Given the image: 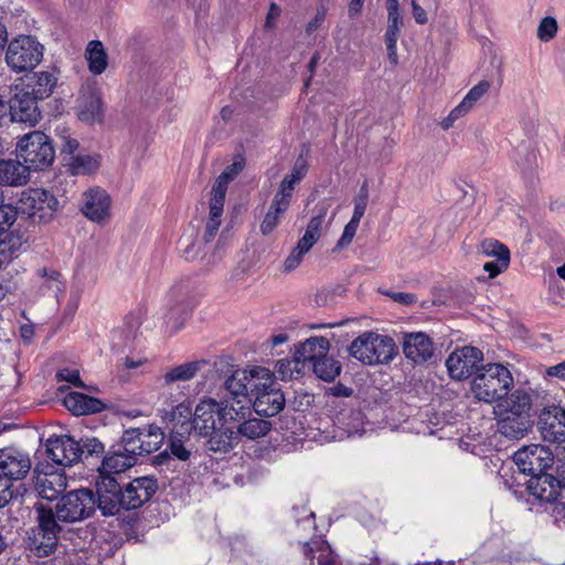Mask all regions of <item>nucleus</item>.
<instances>
[{"label": "nucleus", "instance_id": "obj_3", "mask_svg": "<svg viewBox=\"0 0 565 565\" xmlns=\"http://www.w3.org/2000/svg\"><path fill=\"white\" fill-rule=\"evenodd\" d=\"M350 356L365 365L388 364L398 353L388 335L366 331L355 338L348 348Z\"/></svg>", "mask_w": 565, "mask_h": 565}, {"label": "nucleus", "instance_id": "obj_58", "mask_svg": "<svg viewBox=\"0 0 565 565\" xmlns=\"http://www.w3.org/2000/svg\"><path fill=\"white\" fill-rule=\"evenodd\" d=\"M247 375L250 376L249 382L252 384L276 382L274 379L275 373L262 366H255L250 371H247Z\"/></svg>", "mask_w": 565, "mask_h": 565}, {"label": "nucleus", "instance_id": "obj_42", "mask_svg": "<svg viewBox=\"0 0 565 565\" xmlns=\"http://www.w3.org/2000/svg\"><path fill=\"white\" fill-rule=\"evenodd\" d=\"M63 164L68 168L73 175H78L96 171L99 167V161L89 154H76L68 157V160Z\"/></svg>", "mask_w": 565, "mask_h": 565}, {"label": "nucleus", "instance_id": "obj_4", "mask_svg": "<svg viewBox=\"0 0 565 565\" xmlns=\"http://www.w3.org/2000/svg\"><path fill=\"white\" fill-rule=\"evenodd\" d=\"M141 443L143 441L140 427L125 429L120 439L109 447L108 457L103 461V469L108 472H124L134 467L140 456H146Z\"/></svg>", "mask_w": 565, "mask_h": 565}, {"label": "nucleus", "instance_id": "obj_44", "mask_svg": "<svg viewBox=\"0 0 565 565\" xmlns=\"http://www.w3.org/2000/svg\"><path fill=\"white\" fill-rule=\"evenodd\" d=\"M168 449L171 452L172 459L175 458L180 461H188L192 455L191 450L184 447L182 434L174 430L168 440Z\"/></svg>", "mask_w": 565, "mask_h": 565}, {"label": "nucleus", "instance_id": "obj_25", "mask_svg": "<svg viewBox=\"0 0 565 565\" xmlns=\"http://www.w3.org/2000/svg\"><path fill=\"white\" fill-rule=\"evenodd\" d=\"M104 117L102 94L97 88L87 87L78 98V118L82 121L100 122Z\"/></svg>", "mask_w": 565, "mask_h": 565}, {"label": "nucleus", "instance_id": "obj_18", "mask_svg": "<svg viewBox=\"0 0 565 565\" xmlns=\"http://www.w3.org/2000/svg\"><path fill=\"white\" fill-rule=\"evenodd\" d=\"M539 497L531 501L533 505H537V510L550 514L554 523L565 529V491L562 490L561 483L554 488L550 484L547 492L540 489Z\"/></svg>", "mask_w": 565, "mask_h": 565}, {"label": "nucleus", "instance_id": "obj_19", "mask_svg": "<svg viewBox=\"0 0 565 565\" xmlns=\"http://www.w3.org/2000/svg\"><path fill=\"white\" fill-rule=\"evenodd\" d=\"M188 285L173 286L169 292V309L164 315L167 326L179 330L188 318L191 307L188 302Z\"/></svg>", "mask_w": 565, "mask_h": 565}, {"label": "nucleus", "instance_id": "obj_30", "mask_svg": "<svg viewBox=\"0 0 565 565\" xmlns=\"http://www.w3.org/2000/svg\"><path fill=\"white\" fill-rule=\"evenodd\" d=\"M78 448L79 461L86 466H96L99 473L104 458L108 457L105 445L96 437H83L78 440Z\"/></svg>", "mask_w": 565, "mask_h": 565}, {"label": "nucleus", "instance_id": "obj_40", "mask_svg": "<svg viewBox=\"0 0 565 565\" xmlns=\"http://www.w3.org/2000/svg\"><path fill=\"white\" fill-rule=\"evenodd\" d=\"M271 429L269 420L247 417L236 426L237 437L245 436L248 439H257L267 435Z\"/></svg>", "mask_w": 565, "mask_h": 565}, {"label": "nucleus", "instance_id": "obj_9", "mask_svg": "<svg viewBox=\"0 0 565 565\" xmlns=\"http://www.w3.org/2000/svg\"><path fill=\"white\" fill-rule=\"evenodd\" d=\"M43 45L31 35L13 39L6 53V62L15 72L33 70L43 58Z\"/></svg>", "mask_w": 565, "mask_h": 565}, {"label": "nucleus", "instance_id": "obj_2", "mask_svg": "<svg viewBox=\"0 0 565 565\" xmlns=\"http://www.w3.org/2000/svg\"><path fill=\"white\" fill-rule=\"evenodd\" d=\"M514 380L510 370L500 363L481 365L471 382V391L476 398L492 403L507 397L513 387Z\"/></svg>", "mask_w": 565, "mask_h": 565}, {"label": "nucleus", "instance_id": "obj_43", "mask_svg": "<svg viewBox=\"0 0 565 565\" xmlns=\"http://www.w3.org/2000/svg\"><path fill=\"white\" fill-rule=\"evenodd\" d=\"M142 430V441L140 445L145 448V455H149L160 448L164 440V434L161 428L154 424L140 427Z\"/></svg>", "mask_w": 565, "mask_h": 565}, {"label": "nucleus", "instance_id": "obj_11", "mask_svg": "<svg viewBox=\"0 0 565 565\" xmlns=\"http://www.w3.org/2000/svg\"><path fill=\"white\" fill-rule=\"evenodd\" d=\"M10 93L11 96L8 102L10 104L11 122L35 127L42 119L40 100L20 84L10 87Z\"/></svg>", "mask_w": 565, "mask_h": 565}, {"label": "nucleus", "instance_id": "obj_61", "mask_svg": "<svg viewBox=\"0 0 565 565\" xmlns=\"http://www.w3.org/2000/svg\"><path fill=\"white\" fill-rule=\"evenodd\" d=\"M79 142L74 138H64L61 145V156L63 157V162L65 163L68 160V157L76 156L75 151L78 149Z\"/></svg>", "mask_w": 565, "mask_h": 565}, {"label": "nucleus", "instance_id": "obj_6", "mask_svg": "<svg viewBox=\"0 0 565 565\" xmlns=\"http://www.w3.org/2000/svg\"><path fill=\"white\" fill-rule=\"evenodd\" d=\"M17 153L28 167L29 172L42 171L54 162L55 147L47 135L34 130L20 138L17 143Z\"/></svg>", "mask_w": 565, "mask_h": 565}, {"label": "nucleus", "instance_id": "obj_46", "mask_svg": "<svg viewBox=\"0 0 565 565\" xmlns=\"http://www.w3.org/2000/svg\"><path fill=\"white\" fill-rule=\"evenodd\" d=\"M300 362L295 355L292 356L291 360L280 359L275 364V373H277L282 381L291 380L294 379L295 371L297 372V374H300Z\"/></svg>", "mask_w": 565, "mask_h": 565}, {"label": "nucleus", "instance_id": "obj_8", "mask_svg": "<svg viewBox=\"0 0 565 565\" xmlns=\"http://www.w3.org/2000/svg\"><path fill=\"white\" fill-rule=\"evenodd\" d=\"M55 508L61 522L86 520L95 513L94 491L88 488L68 491L58 499Z\"/></svg>", "mask_w": 565, "mask_h": 565}, {"label": "nucleus", "instance_id": "obj_16", "mask_svg": "<svg viewBox=\"0 0 565 565\" xmlns=\"http://www.w3.org/2000/svg\"><path fill=\"white\" fill-rule=\"evenodd\" d=\"M402 348L405 358L416 365L429 362L435 353L433 340L422 331L404 333Z\"/></svg>", "mask_w": 565, "mask_h": 565}, {"label": "nucleus", "instance_id": "obj_52", "mask_svg": "<svg viewBox=\"0 0 565 565\" xmlns=\"http://www.w3.org/2000/svg\"><path fill=\"white\" fill-rule=\"evenodd\" d=\"M244 167L245 159L243 157L235 159L233 163H231L224 169V171L218 175L216 181H220L221 183L227 185L243 171Z\"/></svg>", "mask_w": 565, "mask_h": 565}, {"label": "nucleus", "instance_id": "obj_37", "mask_svg": "<svg viewBox=\"0 0 565 565\" xmlns=\"http://www.w3.org/2000/svg\"><path fill=\"white\" fill-rule=\"evenodd\" d=\"M290 203L274 196L270 206L260 224V233L265 236L271 234L278 226L282 214L288 210Z\"/></svg>", "mask_w": 565, "mask_h": 565}, {"label": "nucleus", "instance_id": "obj_60", "mask_svg": "<svg viewBox=\"0 0 565 565\" xmlns=\"http://www.w3.org/2000/svg\"><path fill=\"white\" fill-rule=\"evenodd\" d=\"M227 185L216 181L213 183L211 190V202L210 204L224 206L225 194H226Z\"/></svg>", "mask_w": 565, "mask_h": 565}, {"label": "nucleus", "instance_id": "obj_20", "mask_svg": "<svg viewBox=\"0 0 565 565\" xmlns=\"http://www.w3.org/2000/svg\"><path fill=\"white\" fill-rule=\"evenodd\" d=\"M82 213L90 221L102 223L109 218L111 199L102 188H90L84 192Z\"/></svg>", "mask_w": 565, "mask_h": 565}, {"label": "nucleus", "instance_id": "obj_5", "mask_svg": "<svg viewBox=\"0 0 565 565\" xmlns=\"http://www.w3.org/2000/svg\"><path fill=\"white\" fill-rule=\"evenodd\" d=\"M58 199L46 189L34 188L24 191L19 200L21 218L32 224H47L57 216L62 210Z\"/></svg>", "mask_w": 565, "mask_h": 565}, {"label": "nucleus", "instance_id": "obj_22", "mask_svg": "<svg viewBox=\"0 0 565 565\" xmlns=\"http://www.w3.org/2000/svg\"><path fill=\"white\" fill-rule=\"evenodd\" d=\"M535 419L523 413L503 414L498 418V431L509 439L519 440L523 438L533 427Z\"/></svg>", "mask_w": 565, "mask_h": 565}, {"label": "nucleus", "instance_id": "obj_57", "mask_svg": "<svg viewBox=\"0 0 565 565\" xmlns=\"http://www.w3.org/2000/svg\"><path fill=\"white\" fill-rule=\"evenodd\" d=\"M490 84L487 81H481L475 85L462 99L468 107H472L473 104L479 100L489 89Z\"/></svg>", "mask_w": 565, "mask_h": 565}, {"label": "nucleus", "instance_id": "obj_38", "mask_svg": "<svg viewBox=\"0 0 565 565\" xmlns=\"http://www.w3.org/2000/svg\"><path fill=\"white\" fill-rule=\"evenodd\" d=\"M85 55L88 62V68L94 75H100L105 72L108 60L102 42L96 40L90 41Z\"/></svg>", "mask_w": 565, "mask_h": 565}, {"label": "nucleus", "instance_id": "obj_23", "mask_svg": "<svg viewBox=\"0 0 565 565\" xmlns=\"http://www.w3.org/2000/svg\"><path fill=\"white\" fill-rule=\"evenodd\" d=\"M218 403L213 398L202 399L194 408L191 428L206 437L216 425Z\"/></svg>", "mask_w": 565, "mask_h": 565}, {"label": "nucleus", "instance_id": "obj_63", "mask_svg": "<svg viewBox=\"0 0 565 565\" xmlns=\"http://www.w3.org/2000/svg\"><path fill=\"white\" fill-rule=\"evenodd\" d=\"M290 173L296 175L300 181L307 175L308 161L302 152L297 157Z\"/></svg>", "mask_w": 565, "mask_h": 565}, {"label": "nucleus", "instance_id": "obj_33", "mask_svg": "<svg viewBox=\"0 0 565 565\" xmlns=\"http://www.w3.org/2000/svg\"><path fill=\"white\" fill-rule=\"evenodd\" d=\"M206 437H209L206 448L213 452H227L238 443L234 427H224V425L220 428L214 426Z\"/></svg>", "mask_w": 565, "mask_h": 565}, {"label": "nucleus", "instance_id": "obj_21", "mask_svg": "<svg viewBox=\"0 0 565 565\" xmlns=\"http://www.w3.org/2000/svg\"><path fill=\"white\" fill-rule=\"evenodd\" d=\"M19 216L21 217L19 205L6 204L4 196H2L0 203V253H4L7 244H9L10 253L21 246L20 237H13L12 233H9Z\"/></svg>", "mask_w": 565, "mask_h": 565}, {"label": "nucleus", "instance_id": "obj_53", "mask_svg": "<svg viewBox=\"0 0 565 565\" xmlns=\"http://www.w3.org/2000/svg\"><path fill=\"white\" fill-rule=\"evenodd\" d=\"M141 326L140 318L135 315H128L126 316L124 320V326L120 331V334L124 335L125 340L132 341L136 339L139 328Z\"/></svg>", "mask_w": 565, "mask_h": 565}, {"label": "nucleus", "instance_id": "obj_41", "mask_svg": "<svg viewBox=\"0 0 565 565\" xmlns=\"http://www.w3.org/2000/svg\"><path fill=\"white\" fill-rule=\"evenodd\" d=\"M203 364H205V361L202 360L174 366L166 373L164 383L171 384L179 381H190L196 375Z\"/></svg>", "mask_w": 565, "mask_h": 565}, {"label": "nucleus", "instance_id": "obj_39", "mask_svg": "<svg viewBox=\"0 0 565 565\" xmlns=\"http://www.w3.org/2000/svg\"><path fill=\"white\" fill-rule=\"evenodd\" d=\"M311 367L316 376L324 382L334 381L342 371L341 362L329 356L328 353L318 359Z\"/></svg>", "mask_w": 565, "mask_h": 565}, {"label": "nucleus", "instance_id": "obj_28", "mask_svg": "<svg viewBox=\"0 0 565 565\" xmlns=\"http://www.w3.org/2000/svg\"><path fill=\"white\" fill-rule=\"evenodd\" d=\"M330 350L329 340L322 335L310 337L295 347V356H297L301 366L306 363L312 365L318 359H321Z\"/></svg>", "mask_w": 565, "mask_h": 565}, {"label": "nucleus", "instance_id": "obj_17", "mask_svg": "<svg viewBox=\"0 0 565 565\" xmlns=\"http://www.w3.org/2000/svg\"><path fill=\"white\" fill-rule=\"evenodd\" d=\"M29 455L14 447L0 449V470L2 477L9 480H23L31 470Z\"/></svg>", "mask_w": 565, "mask_h": 565}, {"label": "nucleus", "instance_id": "obj_35", "mask_svg": "<svg viewBox=\"0 0 565 565\" xmlns=\"http://www.w3.org/2000/svg\"><path fill=\"white\" fill-rule=\"evenodd\" d=\"M34 510L36 512V521L40 527V531H46L51 535L58 536L62 531V526L60 525L57 516V510L50 504L38 502L34 504Z\"/></svg>", "mask_w": 565, "mask_h": 565}, {"label": "nucleus", "instance_id": "obj_34", "mask_svg": "<svg viewBox=\"0 0 565 565\" xmlns=\"http://www.w3.org/2000/svg\"><path fill=\"white\" fill-rule=\"evenodd\" d=\"M29 179L28 167L18 160H0V184L22 185Z\"/></svg>", "mask_w": 565, "mask_h": 565}, {"label": "nucleus", "instance_id": "obj_1", "mask_svg": "<svg viewBox=\"0 0 565 565\" xmlns=\"http://www.w3.org/2000/svg\"><path fill=\"white\" fill-rule=\"evenodd\" d=\"M513 462L516 466V471H513L511 477V486H525V490L532 500L539 497L540 489L547 492L550 483L552 487H558L559 479L550 473L548 470L553 468L555 457L550 447L532 444L524 446L514 452Z\"/></svg>", "mask_w": 565, "mask_h": 565}, {"label": "nucleus", "instance_id": "obj_36", "mask_svg": "<svg viewBox=\"0 0 565 565\" xmlns=\"http://www.w3.org/2000/svg\"><path fill=\"white\" fill-rule=\"evenodd\" d=\"M218 403V420L222 425H226L233 422L242 423L247 416L250 415V408L248 405L236 404V401L224 398Z\"/></svg>", "mask_w": 565, "mask_h": 565}, {"label": "nucleus", "instance_id": "obj_54", "mask_svg": "<svg viewBox=\"0 0 565 565\" xmlns=\"http://www.w3.org/2000/svg\"><path fill=\"white\" fill-rule=\"evenodd\" d=\"M359 224H360V222L356 221L355 218H351L349 221V223L344 226L343 233H342L341 237L339 238V241L337 242L334 249H337V250L344 249L352 243V241L356 234Z\"/></svg>", "mask_w": 565, "mask_h": 565}, {"label": "nucleus", "instance_id": "obj_55", "mask_svg": "<svg viewBox=\"0 0 565 565\" xmlns=\"http://www.w3.org/2000/svg\"><path fill=\"white\" fill-rule=\"evenodd\" d=\"M56 381L57 382H67L78 388H86L85 383L82 381L79 371L72 369H61L56 372Z\"/></svg>", "mask_w": 565, "mask_h": 565}, {"label": "nucleus", "instance_id": "obj_10", "mask_svg": "<svg viewBox=\"0 0 565 565\" xmlns=\"http://www.w3.org/2000/svg\"><path fill=\"white\" fill-rule=\"evenodd\" d=\"M539 407L537 428L544 440L561 444L565 441V408L542 396Z\"/></svg>", "mask_w": 565, "mask_h": 565}, {"label": "nucleus", "instance_id": "obj_64", "mask_svg": "<svg viewBox=\"0 0 565 565\" xmlns=\"http://www.w3.org/2000/svg\"><path fill=\"white\" fill-rule=\"evenodd\" d=\"M306 253L296 246L285 260V270L290 271L299 266Z\"/></svg>", "mask_w": 565, "mask_h": 565}, {"label": "nucleus", "instance_id": "obj_45", "mask_svg": "<svg viewBox=\"0 0 565 565\" xmlns=\"http://www.w3.org/2000/svg\"><path fill=\"white\" fill-rule=\"evenodd\" d=\"M26 491L23 484L13 488L12 483L0 473V509L7 507L13 499L22 497Z\"/></svg>", "mask_w": 565, "mask_h": 565}, {"label": "nucleus", "instance_id": "obj_31", "mask_svg": "<svg viewBox=\"0 0 565 565\" xmlns=\"http://www.w3.org/2000/svg\"><path fill=\"white\" fill-rule=\"evenodd\" d=\"M20 85L41 102L53 94L57 85V77L47 71L34 72L29 77L28 83H21Z\"/></svg>", "mask_w": 565, "mask_h": 565}, {"label": "nucleus", "instance_id": "obj_27", "mask_svg": "<svg viewBox=\"0 0 565 565\" xmlns=\"http://www.w3.org/2000/svg\"><path fill=\"white\" fill-rule=\"evenodd\" d=\"M63 405L75 416L100 413L106 404L96 397L79 392H70L63 398Z\"/></svg>", "mask_w": 565, "mask_h": 565}, {"label": "nucleus", "instance_id": "obj_32", "mask_svg": "<svg viewBox=\"0 0 565 565\" xmlns=\"http://www.w3.org/2000/svg\"><path fill=\"white\" fill-rule=\"evenodd\" d=\"M387 9V28L385 31V45L387 50V57L391 64L396 65L398 62L396 43L403 20L399 13V8L386 7Z\"/></svg>", "mask_w": 565, "mask_h": 565}, {"label": "nucleus", "instance_id": "obj_47", "mask_svg": "<svg viewBox=\"0 0 565 565\" xmlns=\"http://www.w3.org/2000/svg\"><path fill=\"white\" fill-rule=\"evenodd\" d=\"M36 275L44 280V285L47 289L54 292L63 290L64 285L60 280L61 274L56 269L42 267L36 270Z\"/></svg>", "mask_w": 565, "mask_h": 565}, {"label": "nucleus", "instance_id": "obj_59", "mask_svg": "<svg viewBox=\"0 0 565 565\" xmlns=\"http://www.w3.org/2000/svg\"><path fill=\"white\" fill-rule=\"evenodd\" d=\"M326 214L327 209L323 207L319 211L318 215L311 217L305 233L310 234L311 236H313V238L318 241V238L320 237L321 226L326 217Z\"/></svg>", "mask_w": 565, "mask_h": 565}, {"label": "nucleus", "instance_id": "obj_50", "mask_svg": "<svg viewBox=\"0 0 565 565\" xmlns=\"http://www.w3.org/2000/svg\"><path fill=\"white\" fill-rule=\"evenodd\" d=\"M300 183V180L291 173L287 174L279 183L278 191L276 192L275 196L278 199H281L288 203L291 202L292 192L295 190V186Z\"/></svg>", "mask_w": 565, "mask_h": 565}, {"label": "nucleus", "instance_id": "obj_51", "mask_svg": "<svg viewBox=\"0 0 565 565\" xmlns=\"http://www.w3.org/2000/svg\"><path fill=\"white\" fill-rule=\"evenodd\" d=\"M557 32V22L553 17H545L539 24L537 38L543 42L551 41Z\"/></svg>", "mask_w": 565, "mask_h": 565}, {"label": "nucleus", "instance_id": "obj_26", "mask_svg": "<svg viewBox=\"0 0 565 565\" xmlns=\"http://www.w3.org/2000/svg\"><path fill=\"white\" fill-rule=\"evenodd\" d=\"M246 370H235L225 381L222 388L225 391L224 398L236 401V404L245 402L248 404L253 384Z\"/></svg>", "mask_w": 565, "mask_h": 565}, {"label": "nucleus", "instance_id": "obj_56", "mask_svg": "<svg viewBox=\"0 0 565 565\" xmlns=\"http://www.w3.org/2000/svg\"><path fill=\"white\" fill-rule=\"evenodd\" d=\"M510 265V257L505 258L504 256L499 257L495 260L487 262L483 265V270L488 273L490 278L497 277L499 274L503 273L508 269Z\"/></svg>", "mask_w": 565, "mask_h": 565}, {"label": "nucleus", "instance_id": "obj_13", "mask_svg": "<svg viewBox=\"0 0 565 565\" xmlns=\"http://www.w3.org/2000/svg\"><path fill=\"white\" fill-rule=\"evenodd\" d=\"M483 353L475 347L465 345L456 349L446 360L449 376L462 381L477 374L481 369Z\"/></svg>", "mask_w": 565, "mask_h": 565}, {"label": "nucleus", "instance_id": "obj_7", "mask_svg": "<svg viewBox=\"0 0 565 565\" xmlns=\"http://www.w3.org/2000/svg\"><path fill=\"white\" fill-rule=\"evenodd\" d=\"M118 472H108L99 470L95 479L94 501L95 511L98 509L103 516H120L125 513V499L122 484L114 475Z\"/></svg>", "mask_w": 565, "mask_h": 565}, {"label": "nucleus", "instance_id": "obj_48", "mask_svg": "<svg viewBox=\"0 0 565 565\" xmlns=\"http://www.w3.org/2000/svg\"><path fill=\"white\" fill-rule=\"evenodd\" d=\"M480 250L486 256L495 257V259L501 256H504L505 258L510 257L509 248L501 242L493 238L484 239L480 245Z\"/></svg>", "mask_w": 565, "mask_h": 565}, {"label": "nucleus", "instance_id": "obj_29", "mask_svg": "<svg viewBox=\"0 0 565 565\" xmlns=\"http://www.w3.org/2000/svg\"><path fill=\"white\" fill-rule=\"evenodd\" d=\"M57 542L58 536L51 535L45 530L40 531L39 526H33L26 532V546L38 557H47L53 554Z\"/></svg>", "mask_w": 565, "mask_h": 565}, {"label": "nucleus", "instance_id": "obj_62", "mask_svg": "<svg viewBox=\"0 0 565 565\" xmlns=\"http://www.w3.org/2000/svg\"><path fill=\"white\" fill-rule=\"evenodd\" d=\"M326 15H327L326 7L324 6L318 7L315 18L311 21H309L306 26L307 34H311L317 29H319L321 26V24L323 23V21L326 20Z\"/></svg>", "mask_w": 565, "mask_h": 565}, {"label": "nucleus", "instance_id": "obj_15", "mask_svg": "<svg viewBox=\"0 0 565 565\" xmlns=\"http://www.w3.org/2000/svg\"><path fill=\"white\" fill-rule=\"evenodd\" d=\"M47 458L63 467H72L79 461L78 441L71 435H53L45 444Z\"/></svg>", "mask_w": 565, "mask_h": 565}, {"label": "nucleus", "instance_id": "obj_14", "mask_svg": "<svg viewBox=\"0 0 565 565\" xmlns=\"http://www.w3.org/2000/svg\"><path fill=\"white\" fill-rule=\"evenodd\" d=\"M159 489L154 476H142L122 483L125 512L136 511L149 502Z\"/></svg>", "mask_w": 565, "mask_h": 565}, {"label": "nucleus", "instance_id": "obj_24", "mask_svg": "<svg viewBox=\"0 0 565 565\" xmlns=\"http://www.w3.org/2000/svg\"><path fill=\"white\" fill-rule=\"evenodd\" d=\"M541 399L542 395L537 392L527 393L523 390H515L507 399V407L501 413L510 415L512 412L523 413L535 419L537 409L542 406Z\"/></svg>", "mask_w": 565, "mask_h": 565}, {"label": "nucleus", "instance_id": "obj_12", "mask_svg": "<svg viewBox=\"0 0 565 565\" xmlns=\"http://www.w3.org/2000/svg\"><path fill=\"white\" fill-rule=\"evenodd\" d=\"M250 403L257 415L273 417L284 409L286 398L277 382L254 383L248 401V404Z\"/></svg>", "mask_w": 565, "mask_h": 565}, {"label": "nucleus", "instance_id": "obj_49", "mask_svg": "<svg viewBox=\"0 0 565 565\" xmlns=\"http://www.w3.org/2000/svg\"><path fill=\"white\" fill-rule=\"evenodd\" d=\"M192 407L190 405H186L184 403H181L175 406V408L172 412V418L178 424L181 425V427L186 431L190 433L192 430L191 423L193 418Z\"/></svg>", "mask_w": 565, "mask_h": 565}]
</instances>
